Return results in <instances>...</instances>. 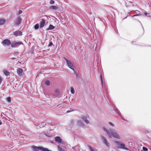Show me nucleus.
Here are the masks:
<instances>
[{"mask_svg": "<svg viewBox=\"0 0 151 151\" xmlns=\"http://www.w3.org/2000/svg\"><path fill=\"white\" fill-rule=\"evenodd\" d=\"M104 130L106 132L107 134L110 138H112L113 136L117 138H119L118 134L116 132H114L112 129H110L109 131L108 129L106 128H104Z\"/></svg>", "mask_w": 151, "mask_h": 151, "instance_id": "nucleus-1", "label": "nucleus"}, {"mask_svg": "<svg viewBox=\"0 0 151 151\" xmlns=\"http://www.w3.org/2000/svg\"><path fill=\"white\" fill-rule=\"evenodd\" d=\"M64 59L65 60L66 63L68 66V67L70 68L71 69L73 70L74 71V69L73 65L72 63L68 60L64 58Z\"/></svg>", "mask_w": 151, "mask_h": 151, "instance_id": "nucleus-2", "label": "nucleus"}, {"mask_svg": "<svg viewBox=\"0 0 151 151\" xmlns=\"http://www.w3.org/2000/svg\"><path fill=\"white\" fill-rule=\"evenodd\" d=\"M2 44L4 46H8L11 44V42L8 39H5L1 42Z\"/></svg>", "mask_w": 151, "mask_h": 151, "instance_id": "nucleus-3", "label": "nucleus"}, {"mask_svg": "<svg viewBox=\"0 0 151 151\" xmlns=\"http://www.w3.org/2000/svg\"><path fill=\"white\" fill-rule=\"evenodd\" d=\"M32 148L34 151H38L39 150L43 151V149H44V148L42 147H37L35 146H33L32 147Z\"/></svg>", "mask_w": 151, "mask_h": 151, "instance_id": "nucleus-4", "label": "nucleus"}, {"mask_svg": "<svg viewBox=\"0 0 151 151\" xmlns=\"http://www.w3.org/2000/svg\"><path fill=\"white\" fill-rule=\"evenodd\" d=\"M115 143L118 146H120L119 148H121L123 149H127V148L125 147V145L124 144H122L120 142H115Z\"/></svg>", "mask_w": 151, "mask_h": 151, "instance_id": "nucleus-5", "label": "nucleus"}, {"mask_svg": "<svg viewBox=\"0 0 151 151\" xmlns=\"http://www.w3.org/2000/svg\"><path fill=\"white\" fill-rule=\"evenodd\" d=\"M17 72L19 76H21L24 75L23 70L21 68H19L17 69Z\"/></svg>", "mask_w": 151, "mask_h": 151, "instance_id": "nucleus-6", "label": "nucleus"}, {"mask_svg": "<svg viewBox=\"0 0 151 151\" xmlns=\"http://www.w3.org/2000/svg\"><path fill=\"white\" fill-rule=\"evenodd\" d=\"M23 43L21 42H14L11 44V46L12 47H15L19 45L23 44Z\"/></svg>", "mask_w": 151, "mask_h": 151, "instance_id": "nucleus-7", "label": "nucleus"}, {"mask_svg": "<svg viewBox=\"0 0 151 151\" xmlns=\"http://www.w3.org/2000/svg\"><path fill=\"white\" fill-rule=\"evenodd\" d=\"M101 139L102 141L107 146H109V144L108 143L107 140L104 137L102 136H101Z\"/></svg>", "mask_w": 151, "mask_h": 151, "instance_id": "nucleus-8", "label": "nucleus"}, {"mask_svg": "<svg viewBox=\"0 0 151 151\" xmlns=\"http://www.w3.org/2000/svg\"><path fill=\"white\" fill-rule=\"evenodd\" d=\"M21 18L20 17H18L15 20V24L16 25H19L21 23Z\"/></svg>", "mask_w": 151, "mask_h": 151, "instance_id": "nucleus-9", "label": "nucleus"}, {"mask_svg": "<svg viewBox=\"0 0 151 151\" xmlns=\"http://www.w3.org/2000/svg\"><path fill=\"white\" fill-rule=\"evenodd\" d=\"M13 34L16 37L17 36H20L22 35V32L19 31H17L14 32Z\"/></svg>", "mask_w": 151, "mask_h": 151, "instance_id": "nucleus-10", "label": "nucleus"}, {"mask_svg": "<svg viewBox=\"0 0 151 151\" xmlns=\"http://www.w3.org/2000/svg\"><path fill=\"white\" fill-rule=\"evenodd\" d=\"M45 20L44 19H42L41 21L40 22V28L43 27L45 24Z\"/></svg>", "mask_w": 151, "mask_h": 151, "instance_id": "nucleus-11", "label": "nucleus"}, {"mask_svg": "<svg viewBox=\"0 0 151 151\" xmlns=\"http://www.w3.org/2000/svg\"><path fill=\"white\" fill-rule=\"evenodd\" d=\"M55 139L56 141L57 142L59 143H60L62 142L61 139L60 138V137L58 136H57L55 137Z\"/></svg>", "mask_w": 151, "mask_h": 151, "instance_id": "nucleus-12", "label": "nucleus"}, {"mask_svg": "<svg viewBox=\"0 0 151 151\" xmlns=\"http://www.w3.org/2000/svg\"><path fill=\"white\" fill-rule=\"evenodd\" d=\"M5 20L4 19H0V25L4 24L5 22Z\"/></svg>", "mask_w": 151, "mask_h": 151, "instance_id": "nucleus-13", "label": "nucleus"}, {"mask_svg": "<svg viewBox=\"0 0 151 151\" xmlns=\"http://www.w3.org/2000/svg\"><path fill=\"white\" fill-rule=\"evenodd\" d=\"M88 147L91 151H97V150L94 149L91 146H88Z\"/></svg>", "mask_w": 151, "mask_h": 151, "instance_id": "nucleus-14", "label": "nucleus"}, {"mask_svg": "<svg viewBox=\"0 0 151 151\" xmlns=\"http://www.w3.org/2000/svg\"><path fill=\"white\" fill-rule=\"evenodd\" d=\"M50 9H58V7L57 6H52L50 7Z\"/></svg>", "mask_w": 151, "mask_h": 151, "instance_id": "nucleus-15", "label": "nucleus"}, {"mask_svg": "<svg viewBox=\"0 0 151 151\" xmlns=\"http://www.w3.org/2000/svg\"><path fill=\"white\" fill-rule=\"evenodd\" d=\"M4 73L5 74V75L6 76H7L8 75H9L10 74L9 72L6 70H4L3 71Z\"/></svg>", "mask_w": 151, "mask_h": 151, "instance_id": "nucleus-16", "label": "nucleus"}, {"mask_svg": "<svg viewBox=\"0 0 151 151\" xmlns=\"http://www.w3.org/2000/svg\"><path fill=\"white\" fill-rule=\"evenodd\" d=\"M58 149L59 151H65L63 147H60L59 146H58Z\"/></svg>", "mask_w": 151, "mask_h": 151, "instance_id": "nucleus-17", "label": "nucleus"}, {"mask_svg": "<svg viewBox=\"0 0 151 151\" xmlns=\"http://www.w3.org/2000/svg\"><path fill=\"white\" fill-rule=\"evenodd\" d=\"M55 28V27L52 25L50 24L49 25V28L47 29V30H51L52 29Z\"/></svg>", "mask_w": 151, "mask_h": 151, "instance_id": "nucleus-18", "label": "nucleus"}, {"mask_svg": "<svg viewBox=\"0 0 151 151\" xmlns=\"http://www.w3.org/2000/svg\"><path fill=\"white\" fill-rule=\"evenodd\" d=\"M70 91L72 94H74L75 93V91L73 88V87H72L71 88Z\"/></svg>", "mask_w": 151, "mask_h": 151, "instance_id": "nucleus-19", "label": "nucleus"}, {"mask_svg": "<svg viewBox=\"0 0 151 151\" xmlns=\"http://www.w3.org/2000/svg\"><path fill=\"white\" fill-rule=\"evenodd\" d=\"M39 24H36L34 26V28L35 29H37L39 27Z\"/></svg>", "mask_w": 151, "mask_h": 151, "instance_id": "nucleus-20", "label": "nucleus"}, {"mask_svg": "<svg viewBox=\"0 0 151 151\" xmlns=\"http://www.w3.org/2000/svg\"><path fill=\"white\" fill-rule=\"evenodd\" d=\"M45 84L47 86H49L50 84V81L49 80H47L45 81Z\"/></svg>", "mask_w": 151, "mask_h": 151, "instance_id": "nucleus-21", "label": "nucleus"}, {"mask_svg": "<svg viewBox=\"0 0 151 151\" xmlns=\"http://www.w3.org/2000/svg\"><path fill=\"white\" fill-rule=\"evenodd\" d=\"M7 101L9 102H10L11 101V98L10 97H8L6 99Z\"/></svg>", "mask_w": 151, "mask_h": 151, "instance_id": "nucleus-22", "label": "nucleus"}, {"mask_svg": "<svg viewBox=\"0 0 151 151\" xmlns=\"http://www.w3.org/2000/svg\"><path fill=\"white\" fill-rule=\"evenodd\" d=\"M143 149L145 151H147L148 150V149L147 148H146L145 147H143Z\"/></svg>", "mask_w": 151, "mask_h": 151, "instance_id": "nucleus-23", "label": "nucleus"}, {"mask_svg": "<svg viewBox=\"0 0 151 151\" xmlns=\"http://www.w3.org/2000/svg\"><path fill=\"white\" fill-rule=\"evenodd\" d=\"M54 3H55V1L53 0H51L50 1V4H54Z\"/></svg>", "mask_w": 151, "mask_h": 151, "instance_id": "nucleus-24", "label": "nucleus"}, {"mask_svg": "<svg viewBox=\"0 0 151 151\" xmlns=\"http://www.w3.org/2000/svg\"><path fill=\"white\" fill-rule=\"evenodd\" d=\"M109 124L110 125H111L113 127H114V124L112 122H109Z\"/></svg>", "mask_w": 151, "mask_h": 151, "instance_id": "nucleus-25", "label": "nucleus"}, {"mask_svg": "<svg viewBox=\"0 0 151 151\" xmlns=\"http://www.w3.org/2000/svg\"><path fill=\"white\" fill-rule=\"evenodd\" d=\"M84 121L86 124H88L89 123V121L86 119Z\"/></svg>", "mask_w": 151, "mask_h": 151, "instance_id": "nucleus-26", "label": "nucleus"}, {"mask_svg": "<svg viewBox=\"0 0 151 151\" xmlns=\"http://www.w3.org/2000/svg\"><path fill=\"white\" fill-rule=\"evenodd\" d=\"M22 13V10H20L19 11L18 14H20Z\"/></svg>", "mask_w": 151, "mask_h": 151, "instance_id": "nucleus-27", "label": "nucleus"}, {"mask_svg": "<svg viewBox=\"0 0 151 151\" xmlns=\"http://www.w3.org/2000/svg\"><path fill=\"white\" fill-rule=\"evenodd\" d=\"M81 118L82 119H83L84 121H85L86 119V118L84 116L82 117Z\"/></svg>", "mask_w": 151, "mask_h": 151, "instance_id": "nucleus-28", "label": "nucleus"}, {"mask_svg": "<svg viewBox=\"0 0 151 151\" xmlns=\"http://www.w3.org/2000/svg\"><path fill=\"white\" fill-rule=\"evenodd\" d=\"M2 78L0 76V84H1V82H2Z\"/></svg>", "mask_w": 151, "mask_h": 151, "instance_id": "nucleus-29", "label": "nucleus"}, {"mask_svg": "<svg viewBox=\"0 0 151 151\" xmlns=\"http://www.w3.org/2000/svg\"><path fill=\"white\" fill-rule=\"evenodd\" d=\"M53 44L52 43V42H51L49 45H48L49 46H51Z\"/></svg>", "mask_w": 151, "mask_h": 151, "instance_id": "nucleus-30", "label": "nucleus"}, {"mask_svg": "<svg viewBox=\"0 0 151 151\" xmlns=\"http://www.w3.org/2000/svg\"><path fill=\"white\" fill-rule=\"evenodd\" d=\"M56 93H58L59 92V90H57L56 91Z\"/></svg>", "mask_w": 151, "mask_h": 151, "instance_id": "nucleus-31", "label": "nucleus"}, {"mask_svg": "<svg viewBox=\"0 0 151 151\" xmlns=\"http://www.w3.org/2000/svg\"><path fill=\"white\" fill-rule=\"evenodd\" d=\"M144 15L145 16L147 15V13L146 12L144 13Z\"/></svg>", "mask_w": 151, "mask_h": 151, "instance_id": "nucleus-32", "label": "nucleus"}, {"mask_svg": "<svg viewBox=\"0 0 151 151\" xmlns=\"http://www.w3.org/2000/svg\"><path fill=\"white\" fill-rule=\"evenodd\" d=\"M81 123V122L80 121H78V124H79L80 123Z\"/></svg>", "mask_w": 151, "mask_h": 151, "instance_id": "nucleus-33", "label": "nucleus"}, {"mask_svg": "<svg viewBox=\"0 0 151 151\" xmlns=\"http://www.w3.org/2000/svg\"><path fill=\"white\" fill-rule=\"evenodd\" d=\"M11 59H12V60H14V59H15V58H14L13 57V58H11Z\"/></svg>", "mask_w": 151, "mask_h": 151, "instance_id": "nucleus-34", "label": "nucleus"}, {"mask_svg": "<svg viewBox=\"0 0 151 151\" xmlns=\"http://www.w3.org/2000/svg\"><path fill=\"white\" fill-rule=\"evenodd\" d=\"M71 111H69V110H68L67 111V112L68 113H69Z\"/></svg>", "mask_w": 151, "mask_h": 151, "instance_id": "nucleus-35", "label": "nucleus"}, {"mask_svg": "<svg viewBox=\"0 0 151 151\" xmlns=\"http://www.w3.org/2000/svg\"><path fill=\"white\" fill-rule=\"evenodd\" d=\"M101 81H102V79L101 76Z\"/></svg>", "mask_w": 151, "mask_h": 151, "instance_id": "nucleus-36", "label": "nucleus"}, {"mask_svg": "<svg viewBox=\"0 0 151 151\" xmlns=\"http://www.w3.org/2000/svg\"><path fill=\"white\" fill-rule=\"evenodd\" d=\"M2 124L1 122H0V125H1Z\"/></svg>", "mask_w": 151, "mask_h": 151, "instance_id": "nucleus-37", "label": "nucleus"}, {"mask_svg": "<svg viewBox=\"0 0 151 151\" xmlns=\"http://www.w3.org/2000/svg\"><path fill=\"white\" fill-rule=\"evenodd\" d=\"M137 15H134V16H136Z\"/></svg>", "mask_w": 151, "mask_h": 151, "instance_id": "nucleus-38", "label": "nucleus"}]
</instances>
